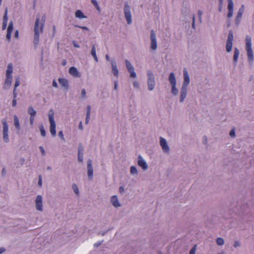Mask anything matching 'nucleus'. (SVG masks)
I'll return each mask as SVG.
<instances>
[{
    "mask_svg": "<svg viewBox=\"0 0 254 254\" xmlns=\"http://www.w3.org/2000/svg\"><path fill=\"white\" fill-rule=\"evenodd\" d=\"M242 17L240 16H239L238 15L236 16V19H235V24L236 25L238 26L241 22Z\"/></svg>",
    "mask_w": 254,
    "mask_h": 254,
    "instance_id": "4c0bfd02",
    "label": "nucleus"
},
{
    "mask_svg": "<svg viewBox=\"0 0 254 254\" xmlns=\"http://www.w3.org/2000/svg\"><path fill=\"white\" fill-rule=\"evenodd\" d=\"M12 81V75H6L4 82V88H8L10 86Z\"/></svg>",
    "mask_w": 254,
    "mask_h": 254,
    "instance_id": "aec40b11",
    "label": "nucleus"
},
{
    "mask_svg": "<svg viewBox=\"0 0 254 254\" xmlns=\"http://www.w3.org/2000/svg\"><path fill=\"white\" fill-rule=\"evenodd\" d=\"M91 113V106L90 105H87V112H86V115H90Z\"/></svg>",
    "mask_w": 254,
    "mask_h": 254,
    "instance_id": "864d4df0",
    "label": "nucleus"
},
{
    "mask_svg": "<svg viewBox=\"0 0 254 254\" xmlns=\"http://www.w3.org/2000/svg\"><path fill=\"white\" fill-rule=\"evenodd\" d=\"M59 136L62 139H63V140H64V134H63V131L61 130L59 132Z\"/></svg>",
    "mask_w": 254,
    "mask_h": 254,
    "instance_id": "5fc2aeb1",
    "label": "nucleus"
},
{
    "mask_svg": "<svg viewBox=\"0 0 254 254\" xmlns=\"http://www.w3.org/2000/svg\"><path fill=\"white\" fill-rule=\"evenodd\" d=\"M91 55L93 57L97 56L96 53V48L94 45H93L92 46V49L91 51Z\"/></svg>",
    "mask_w": 254,
    "mask_h": 254,
    "instance_id": "e433bc0d",
    "label": "nucleus"
},
{
    "mask_svg": "<svg viewBox=\"0 0 254 254\" xmlns=\"http://www.w3.org/2000/svg\"><path fill=\"white\" fill-rule=\"evenodd\" d=\"M168 80L171 86V93L174 96H177L178 94V90L176 87L177 80L173 72H171L169 75Z\"/></svg>",
    "mask_w": 254,
    "mask_h": 254,
    "instance_id": "7ed1b4c3",
    "label": "nucleus"
},
{
    "mask_svg": "<svg viewBox=\"0 0 254 254\" xmlns=\"http://www.w3.org/2000/svg\"><path fill=\"white\" fill-rule=\"evenodd\" d=\"M184 81L180 89V102L183 103L184 102L188 93V86L190 83V78L189 72L185 68L183 70Z\"/></svg>",
    "mask_w": 254,
    "mask_h": 254,
    "instance_id": "f257e3e1",
    "label": "nucleus"
},
{
    "mask_svg": "<svg viewBox=\"0 0 254 254\" xmlns=\"http://www.w3.org/2000/svg\"><path fill=\"white\" fill-rule=\"evenodd\" d=\"M102 242V241H101V242H97V243H95V244H94V247H96V248L98 247L99 246H100V245H101V244Z\"/></svg>",
    "mask_w": 254,
    "mask_h": 254,
    "instance_id": "0e129e2a",
    "label": "nucleus"
},
{
    "mask_svg": "<svg viewBox=\"0 0 254 254\" xmlns=\"http://www.w3.org/2000/svg\"><path fill=\"white\" fill-rule=\"evenodd\" d=\"M111 202L113 205L117 208L121 206V204L119 201L118 197L117 195H113L112 196L111 199Z\"/></svg>",
    "mask_w": 254,
    "mask_h": 254,
    "instance_id": "6ab92c4d",
    "label": "nucleus"
},
{
    "mask_svg": "<svg viewBox=\"0 0 254 254\" xmlns=\"http://www.w3.org/2000/svg\"><path fill=\"white\" fill-rule=\"evenodd\" d=\"M39 23L40 18H37L35 23V26L34 28V39H39Z\"/></svg>",
    "mask_w": 254,
    "mask_h": 254,
    "instance_id": "f8f14e48",
    "label": "nucleus"
},
{
    "mask_svg": "<svg viewBox=\"0 0 254 254\" xmlns=\"http://www.w3.org/2000/svg\"><path fill=\"white\" fill-rule=\"evenodd\" d=\"M246 50L247 52L248 60L250 63L253 64L254 62V55L252 48V38L247 35L246 36Z\"/></svg>",
    "mask_w": 254,
    "mask_h": 254,
    "instance_id": "f03ea898",
    "label": "nucleus"
},
{
    "mask_svg": "<svg viewBox=\"0 0 254 254\" xmlns=\"http://www.w3.org/2000/svg\"><path fill=\"white\" fill-rule=\"evenodd\" d=\"M196 248H197V245H194L192 247L191 249L190 250V254H195V252H196Z\"/></svg>",
    "mask_w": 254,
    "mask_h": 254,
    "instance_id": "58836bf2",
    "label": "nucleus"
},
{
    "mask_svg": "<svg viewBox=\"0 0 254 254\" xmlns=\"http://www.w3.org/2000/svg\"><path fill=\"white\" fill-rule=\"evenodd\" d=\"M68 72L70 75L74 77H80L81 76V74L75 67H70Z\"/></svg>",
    "mask_w": 254,
    "mask_h": 254,
    "instance_id": "2eb2a0df",
    "label": "nucleus"
},
{
    "mask_svg": "<svg viewBox=\"0 0 254 254\" xmlns=\"http://www.w3.org/2000/svg\"><path fill=\"white\" fill-rule=\"evenodd\" d=\"M7 21H3L2 25V30H5L6 29V28L7 27Z\"/></svg>",
    "mask_w": 254,
    "mask_h": 254,
    "instance_id": "603ef678",
    "label": "nucleus"
},
{
    "mask_svg": "<svg viewBox=\"0 0 254 254\" xmlns=\"http://www.w3.org/2000/svg\"><path fill=\"white\" fill-rule=\"evenodd\" d=\"M137 164L144 171H146V170H147V169L148 168V165H147L146 162L140 155H139L138 156Z\"/></svg>",
    "mask_w": 254,
    "mask_h": 254,
    "instance_id": "1a4fd4ad",
    "label": "nucleus"
},
{
    "mask_svg": "<svg viewBox=\"0 0 254 254\" xmlns=\"http://www.w3.org/2000/svg\"><path fill=\"white\" fill-rule=\"evenodd\" d=\"M91 2L94 4V5L96 7V8L98 10H99L100 8L96 0H91Z\"/></svg>",
    "mask_w": 254,
    "mask_h": 254,
    "instance_id": "37998d69",
    "label": "nucleus"
},
{
    "mask_svg": "<svg viewBox=\"0 0 254 254\" xmlns=\"http://www.w3.org/2000/svg\"><path fill=\"white\" fill-rule=\"evenodd\" d=\"M240 54V52L239 49L237 48H235L234 49V53L233 56V63L234 65H236L238 62V57Z\"/></svg>",
    "mask_w": 254,
    "mask_h": 254,
    "instance_id": "4be33fe9",
    "label": "nucleus"
},
{
    "mask_svg": "<svg viewBox=\"0 0 254 254\" xmlns=\"http://www.w3.org/2000/svg\"><path fill=\"white\" fill-rule=\"evenodd\" d=\"M78 128L80 129V130H83V126H82V122H80L79 123V126H78Z\"/></svg>",
    "mask_w": 254,
    "mask_h": 254,
    "instance_id": "338daca9",
    "label": "nucleus"
},
{
    "mask_svg": "<svg viewBox=\"0 0 254 254\" xmlns=\"http://www.w3.org/2000/svg\"><path fill=\"white\" fill-rule=\"evenodd\" d=\"M3 125L2 132H8V125L6 120H3L2 121Z\"/></svg>",
    "mask_w": 254,
    "mask_h": 254,
    "instance_id": "bb28decb",
    "label": "nucleus"
},
{
    "mask_svg": "<svg viewBox=\"0 0 254 254\" xmlns=\"http://www.w3.org/2000/svg\"><path fill=\"white\" fill-rule=\"evenodd\" d=\"M124 13L125 19L127 20V23L130 25L132 23V16L131 13L130 6L129 5L128 2L126 1L124 3Z\"/></svg>",
    "mask_w": 254,
    "mask_h": 254,
    "instance_id": "39448f33",
    "label": "nucleus"
},
{
    "mask_svg": "<svg viewBox=\"0 0 254 254\" xmlns=\"http://www.w3.org/2000/svg\"><path fill=\"white\" fill-rule=\"evenodd\" d=\"M81 96L82 98H86V92L85 89H82L81 92Z\"/></svg>",
    "mask_w": 254,
    "mask_h": 254,
    "instance_id": "a19ab883",
    "label": "nucleus"
},
{
    "mask_svg": "<svg viewBox=\"0 0 254 254\" xmlns=\"http://www.w3.org/2000/svg\"><path fill=\"white\" fill-rule=\"evenodd\" d=\"M40 131L41 132V134L42 136L45 137L46 135V132L45 129H44V127L42 125H41L39 127Z\"/></svg>",
    "mask_w": 254,
    "mask_h": 254,
    "instance_id": "473e14b6",
    "label": "nucleus"
},
{
    "mask_svg": "<svg viewBox=\"0 0 254 254\" xmlns=\"http://www.w3.org/2000/svg\"><path fill=\"white\" fill-rule=\"evenodd\" d=\"M52 85H53V86L55 87V88H58V84H57V82L55 80H53Z\"/></svg>",
    "mask_w": 254,
    "mask_h": 254,
    "instance_id": "69168bd1",
    "label": "nucleus"
},
{
    "mask_svg": "<svg viewBox=\"0 0 254 254\" xmlns=\"http://www.w3.org/2000/svg\"><path fill=\"white\" fill-rule=\"evenodd\" d=\"M229 135L232 137H235V130L234 128H233L231 130L229 133Z\"/></svg>",
    "mask_w": 254,
    "mask_h": 254,
    "instance_id": "c03bdc74",
    "label": "nucleus"
},
{
    "mask_svg": "<svg viewBox=\"0 0 254 254\" xmlns=\"http://www.w3.org/2000/svg\"><path fill=\"white\" fill-rule=\"evenodd\" d=\"M241 246V243L239 241H236L234 244V247L236 248Z\"/></svg>",
    "mask_w": 254,
    "mask_h": 254,
    "instance_id": "09e8293b",
    "label": "nucleus"
},
{
    "mask_svg": "<svg viewBox=\"0 0 254 254\" xmlns=\"http://www.w3.org/2000/svg\"><path fill=\"white\" fill-rule=\"evenodd\" d=\"M160 145L164 153H168L170 151V148L168 145L166 140L162 137H160Z\"/></svg>",
    "mask_w": 254,
    "mask_h": 254,
    "instance_id": "6e6552de",
    "label": "nucleus"
},
{
    "mask_svg": "<svg viewBox=\"0 0 254 254\" xmlns=\"http://www.w3.org/2000/svg\"><path fill=\"white\" fill-rule=\"evenodd\" d=\"M87 169L88 178L90 180H92L93 177V168L91 159H88L87 161Z\"/></svg>",
    "mask_w": 254,
    "mask_h": 254,
    "instance_id": "9b49d317",
    "label": "nucleus"
},
{
    "mask_svg": "<svg viewBox=\"0 0 254 254\" xmlns=\"http://www.w3.org/2000/svg\"><path fill=\"white\" fill-rule=\"evenodd\" d=\"M133 85L135 88H138L139 87V83L137 81H134L133 83Z\"/></svg>",
    "mask_w": 254,
    "mask_h": 254,
    "instance_id": "e2e57ef3",
    "label": "nucleus"
},
{
    "mask_svg": "<svg viewBox=\"0 0 254 254\" xmlns=\"http://www.w3.org/2000/svg\"><path fill=\"white\" fill-rule=\"evenodd\" d=\"M202 142L204 144L207 143V137L206 136H204L203 137Z\"/></svg>",
    "mask_w": 254,
    "mask_h": 254,
    "instance_id": "052dcab7",
    "label": "nucleus"
},
{
    "mask_svg": "<svg viewBox=\"0 0 254 254\" xmlns=\"http://www.w3.org/2000/svg\"><path fill=\"white\" fill-rule=\"evenodd\" d=\"M130 73V77L131 78H135L136 77V74L134 71V68H133L132 69L127 70Z\"/></svg>",
    "mask_w": 254,
    "mask_h": 254,
    "instance_id": "72a5a7b5",
    "label": "nucleus"
},
{
    "mask_svg": "<svg viewBox=\"0 0 254 254\" xmlns=\"http://www.w3.org/2000/svg\"><path fill=\"white\" fill-rule=\"evenodd\" d=\"M38 184L40 187H41L42 185V181L41 176H39V180H38Z\"/></svg>",
    "mask_w": 254,
    "mask_h": 254,
    "instance_id": "13d9d810",
    "label": "nucleus"
},
{
    "mask_svg": "<svg viewBox=\"0 0 254 254\" xmlns=\"http://www.w3.org/2000/svg\"><path fill=\"white\" fill-rule=\"evenodd\" d=\"M13 22L11 21L8 24L7 29V34L6 36V38L9 41L11 39V32L13 30Z\"/></svg>",
    "mask_w": 254,
    "mask_h": 254,
    "instance_id": "dca6fc26",
    "label": "nucleus"
},
{
    "mask_svg": "<svg viewBox=\"0 0 254 254\" xmlns=\"http://www.w3.org/2000/svg\"><path fill=\"white\" fill-rule=\"evenodd\" d=\"M35 120V117H30L29 121H30V124L31 126H33L34 125V122Z\"/></svg>",
    "mask_w": 254,
    "mask_h": 254,
    "instance_id": "49530a36",
    "label": "nucleus"
},
{
    "mask_svg": "<svg viewBox=\"0 0 254 254\" xmlns=\"http://www.w3.org/2000/svg\"><path fill=\"white\" fill-rule=\"evenodd\" d=\"M72 44H73V45L74 47L75 48H79L80 47V46L78 44V43L75 41H73V42H72Z\"/></svg>",
    "mask_w": 254,
    "mask_h": 254,
    "instance_id": "680f3d73",
    "label": "nucleus"
},
{
    "mask_svg": "<svg viewBox=\"0 0 254 254\" xmlns=\"http://www.w3.org/2000/svg\"><path fill=\"white\" fill-rule=\"evenodd\" d=\"M36 208L39 211H43V198L41 195H38L35 200Z\"/></svg>",
    "mask_w": 254,
    "mask_h": 254,
    "instance_id": "9d476101",
    "label": "nucleus"
},
{
    "mask_svg": "<svg viewBox=\"0 0 254 254\" xmlns=\"http://www.w3.org/2000/svg\"><path fill=\"white\" fill-rule=\"evenodd\" d=\"M58 81L59 83L65 89L67 90L68 89L69 84L67 79L63 78H59L58 79Z\"/></svg>",
    "mask_w": 254,
    "mask_h": 254,
    "instance_id": "f3484780",
    "label": "nucleus"
},
{
    "mask_svg": "<svg viewBox=\"0 0 254 254\" xmlns=\"http://www.w3.org/2000/svg\"><path fill=\"white\" fill-rule=\"evenodd\" d=\"M75 16L79 19H83L86 18V16L83 14V12L80 10H77L75 13Z\"/></svg>",
    "mask_w": 254,
    "mask_h": 254,
    "instance_id": "393cba45",
    "label": "nucleus"
},
{
    "mask_svg": "<svg viewBox=\"0 0 254 254\" xmlns=\"http://www.w3.org/2000/svg\"><path fill=\"white\" fill-rule=\"evenodd\" d=\"M150 40L151 49L153 50H156L157 48V40L155 33L153 30L150 31Z\"/></svg>",
    "mask_w": 254,
    "mask_h": 254,
    "instance_id": "0eeeda50",
    "label": "nucleus"
},
{
    "mask_svg": "<svg viewBox=\"0 0 254 254\" xmlns=\"http://www.w3.org/2000/svg\"><path fill=\"white\" fill-rule=\"evenodd\" d=\"M19 84H20V78L17 77L16 78V80H15L14 89L16 90V88L19 85Z\"/></svg>",
    "mask_w": 254,
    "mask_h": 254,
    "instance_id": "ea45409f",
    "label": "nucleus"
},
{
    "mask_svg": "<svg viewBox=\"0 0 254 254\" xmlns=\"http://www.w3.org/2000/svg\"><path fill=\"white\" fill-rule=\"evenodd\" d=\"M147 86L149 91H152L155 86V76L151 70H147Z\"/></svg>",
    "mask_w": 254,
    "mask_h": 254,
    "instance_id": "20e7f679",
    "label": "nucleus"
},
{
    "mask_svg": "<svg viewBox=\"0 0 254 254\" xmlns=\"http://www.w3.org/2000/svg\"><path fill=\"white\" fill-rule=\"evenodd\" d=\"M72 188L74 192V193L76 194H79V190L77 186L75 184H73L72 186Z\"/></svg>",
    "mask_w": 254,
    "mask_h": 254,
    "instance_id": "c9c22d12",
    "label": "nucleus"
},
{
    "mask_svg": "<svg viewBox=\"0 0 254 254\" xmlns=\"http://www.w3.org/2000/svg\"><path fill=\"white\" fill-rule=\"evenodd\" d=\"M216 243L218 246H222L224 244V239L222 238H218L216 240Z\"/></svg>",
    "mask_w": 254,
    "mask_h": 254,
    "instance_id": "f704fd0d",
    "label": "nucleus"
},
{
    "mask_svg": "<svg viewBox=\"0 0 254 254\" xmlns=\"http://www.w3.org/2000/svg\"><path fill=\"white\" fill-rule=\"evenodd\" d=\"M125 64L127 70L132 69V68H134L130 62L127 60H126Z\"/></svg>",
    "mask_w": 254,
    "mask_h": 254,
    "instance_id": "2f4dec72",
    "label": "nucleus"
},
{
    "mask_svg": "<svg viewBox=\"0 0 254 254\" xmlns=\"http://www.w3.org/2000/svg\"><path fill=\"white\" fill-rule=\"evenodd\" d=\"M244 10H245V6L244 4H242V5H241V7H240L238 12L243 14L244 12Z\"/></svg>",
    "mask_w": 254,
    "mask_h": 254,
    "instance_id": "a18cd8bd",
    "label": "nucleus"
},
{
    "mask_svg": "<svg viewBox=\"0 0 254 254\" xmlns=\"http://www.w3.org/2000/svg\"><path fill=\"white\" fill-rule=\"evenodd\" d=\"M74 26L76 27L80 28L81 29H82L83 30H87V31L89 30L88 28L86 26H78V25H74Z\"/></svg>",
    "mask_w": 254,
    "mask_h": 254,
    "instance_id": "4d7b16f0",
    "label": "nucleus"
},
{
    "mask_svg": "<svg viewBox=\"0 0 254 254\" xmlns=\"http://www.w3.org/2000/svg\"><path fill=\"white\" fill-rule=\"evenodd\" d=\"M13 72V66L12 64L10 63L7 65V69L6 71V75H12Z\"/></svg>",
    "mask_w": 254,
    "mask_h": 254,
    "instance_id": "a878e982",
    "label": "nucleus"
},
{
    "mask_svg": "<svg viewBox=\"0 0 254 254\" xmlns=\"http://www.w3.org/2000/svg\"><path fill=\"white\" fill-rule=\"evenodd\" d=\"M39 42V39H34V44L37 46Z\"/></svg>",
    "mask_w": 254,
    "mask_h": 254,
    "instance_id": "774afa93",
    "label": "nucleus"
},
{
    "mask_svg": "<svg viewBox=\"0 0 254 254\" xmlns=\"http://www.w3.org/2000/svg\"><path fill=\"white\" fill-rule=\"evenodd\" d=\"M119 192L120 193L123 194L125 192V189L123 186H121L119 188Z\"/></svg>",
    "mask_w": 254,
    "mask_h": 254,
    "instance_id": "6e6d98bb",
    "label": "nucleus"
},
{
    "mask_svg": "<svg viewBox=\"0 0 254 254\" xmlns=\"http://www.w3.org/2000/svg\"><path fill=\"white\" fill-rule=\"evenodd\" d=\"M228 2V13L227 14V17L228 18H230L232 17L233 15V7H234V3L233 0H227Z\"/></svg>",
    "mask_w": 254,
    "mask_h": 254,
    "instance_id": "4468645a",
    "label": "nucleus"
},
{
    "mask_svg": "<svg viewBox=\"0 0 254 254\" xmlns=\"http://www.w3.org/2000/svg\"><path fill=\"white\" fill-rule=\"evenodd\" d=\"M2 136L4 142L5 143L8 142L9 141L8 132H2Z\"/></svg>",
    "mask_w": 254,
    "mask_h": 254,
    "instance_id": "c85d7f7f",
    "label": "nucleus"
},
{
    "mask_svg": "<svg viewBox=\"0 0 254 254\" xmlns=\"http://www.w3.org/2000/svg\"><path fill=\"white\" fill-rule=\"evenodd\" d=\"M130 172L131 175H136L137 174V170L136 167L131 166L130 169Z\"/></svg>",
    "mask_w": 254,
    "mask_h": 254,
    "instance_id": "7c9ffc66",
    "label": "nucleus"
},
{
    "mask_svg": "<svg viewBox=\"0 0 254 254\" xmlns=\"http://www.w3.org/2000/svg\"><path fill=\"white\" fill-rule=\"evenodd\" d=\"M233 40V32L232 30H230L229 32L226 46V51L227 52H230L232 50Z\"/></svg>",
    "mask_w": 254,
    "mask_h": 254,
    "instance_id": "423d86ee",
    "label": "nucleus"
},
{
    "mask_svg": "<svg viewBox=\"0 0 254 254\" xmlns=\"http://www.w3.org/2000/svg\"><path fill=\"white\" fill-rule=\"evenodd\" d=\"M84 148L81 144H79L78 147L77 160L79 162H83Z\"/></svg>",
    "mask_w": 254,
    "mask_h": 254,
    "instance_id": "ddd939ff",
    "label": "nucleus"
},
{
    "mask_svg": "<svg viewBox=\"0 0 254 254\" xmlns=\"http://www.w3.org/2000/svg\"><path fill=\"white\" fill-rule=\"evenodd\" d=\"M56 124H50V131L52 136L53 137L55 136L56 134Z\"/></svg>",
    "mask_w": 254,
    "mask_h": 254,
    "instance_id": "b1692460",
    "label": "nucleus"
},
{
    "mask_svg": "<svg viewBox=\"0 0 254 254\" xmlns=\"http://www.w3.org/2000/svg\"><path fill=\"white\" fill-rule=\"evenodd\" d=\"M39 149H40V151L41 152V154H42V156H45V154H46V152H45V149H44V147L41 146H40L39 147Z\"/></svg>",
    "mask_w": 254,
    "mask_h": 254,
    "instance_id": "de8ad7c7",
    "label": "nucleus"
},
{
    "mask_svg": "<svg viewBox=\"0 0 254 254\" xmlns=\"http://www.w3.org/2000/svg\"><path fill=\"white\" fill-rule=\"evenodd\" d=\"M7 20H8L7 10V9H6L5 10V12H4V14L3 15V21L7 22Z\"/></svg>",
    "mask_w": 254,
    "mask_h": 254,
    "instance_id": "79ce46f5",
    "label": "nucleus"
},
{
    "mask_svg": "<svg viewBox=\"0 0 254 254\" xmlns=\"http://www.w3.org/2000/svg\"><path fill=\"white\" fill-rule=\"evenodd\" d=\"M28 113L30 115V117H35L36 114V110L31 106L28 108Z\"/></svg>",
    "mask_w": 254,
    "mask_h": 254,
    "instance_id": "cd10ccee",
    "label": "nucleus"
},
{
    "mask_svg": "<svg viewBox=\"0 0 254 254\" xmlns=\"http://www.w3.org/2000/svg\"><path fill=\"white\" fill-rule=\"evenodd\" d=\"M192 28L194 29H195V16L193 15L192 16Z\"/></svg>",
    "mask_w": 254,
    "mask_h": 254,
    "instance_id": "3c124183",
    "label": "nucleus"
},
{
    "mask_svg": "<svg viewBox=\"0 0 254 254\" xmlns=\"http://www.w3.org/2000/svg\"><path fill=\"white\" fill-rule=\"evenodd\" d=\"M45 19H46L45 16L43 15L42 17V22H41V23L40 24V26L39 27L40 32H42L43 31Z\"/></svg>",
    "mask_w": 254,
    "mask_h": 254,
    "instance_id": "c756f323",
    "label": "nucleus"
},
{
    "mask_svg": "<svg viewBox=\"0 0 254 254\" xmlns=\"http://www.w3.org/2000/svg\"><path fill=\"white\" fill-rule=\"evenodd\" d=\"M13 122L15 128L18 131H19L20 129V126L19 119L16 115H14L13 116Z\"/></svg>",
    "mask_w": 254,
    "mask_h": 254,
    "instance_id": "5701e85b",
    "label": "nucleus"
},
{
    "mask_svg": "<svg viewBox=\"0 0 254 254\" xmlns=\"http://www.w3.org/2000/svg\"><path fill=\"white\" fill-rule=\"evenodd\" d=\"M48 118L50 124H56L54 120V112L53 109H51L49 111Z\"/></svg>",
    "mask_w": 254,
    "mask_h": 254,
    "instance_id": "412c9836",
    "label": "nucleus"
},
{
    "mask_svg": "<svg viewBox=\"0 0 254 254\" xmlns=\"http://www.w3.org/2000/svg\"><path fill=\"white\" fill-rule=\"evenodd\" d=\"M118 88V82L117 81H114V89L115 90H117Z\"/></svg>",
    "mask_w": 254,
    "mask_h": 254,
    "instance_id": "bf43d9fd",
    "label": "nucleus"
},
{
    "mask_svg": "<svg viewBox=\"0 0 254 254\" xmlns=\"http://www.w3.org/2000/svg\"><path fill=\"white\" fill-rule=\"evenodd\" d=\"M90 118V115H86V118H85V124H88L89 123V120Z\"/></svg>",
    "mask_w": 254,
    "mask_h": 254,
    "instance_id": "8fccbe9b",
    "label": "nucleus"
},
{
    "mask_svg": "<svg viewBox=\"0 0 254 254\" xmlns=\"http://www.w3.org/2000/svg\"><path fill=\"white\" fill-rule=\"evenodd\" d=\"M112 69L114 76L117 77L119 75V70L117 68L116 63L115 61H111Z\"/></svg>",
    "mask_w": 254,
    "mask_h": 254,
    "instance_id": "a211bd4d",
    "label": "nucleus"
}]
</instances>
